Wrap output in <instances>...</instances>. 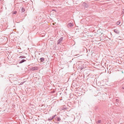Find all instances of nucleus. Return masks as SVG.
<instances>
[{"label":"nucleus","mask_w":124,"mask_h":124,"mask_svg":"<svg viewBox=\"0 0 124 124\" xmlns=\"http://www.w3.org/2000/svg\"><path fill=\"white\" fill-rule=\"evenodd\" d=\"M63 37H61L58 40L57 42V44L58 45L60 44H61V42L63 40Z\"/></svg>","instance_id":"1"},{"label":"nucleus","mask_w":124,"mask_h":124,"mask_svg":"<svg viewBox=\"0 0 124 124\" xmlns=\"http://www.w3.org/2000/svg\"><path fill=\"white\" fill-rule=\"evenodd\" d=\"M56 116V115H55L53 116L52 117V118L51 119H50V120H52L53 119V118Z\"/></svg>","instance_id":"11"},{"label":"nucleus","mask_w":124,"mask_h":124,"mask_svg":"<svg viewBox=\"0 0 124 124\" xmlns=\"http://www.w3.org/2000/svg\"><path fill=\"white\" fill-rule=\"evenodd\" d=\"M26 61V60L24 59H23L19 62V63H22Z\"/></svg>","instance_id":"6"},{"label":"nucleus","mask_w":124,"mask_h":124,"mask_svg":"<svg viewBox=\"0 0 124 124\" xmlns=\"http://www.w3.org/2000/svg\"><path fill=\"white\" fill-rule=\"evenodd\" d=\"M121 23V21H118L116 23V24L117 25H119Z\"/></svg>","instance_id":"10"},{"label":"nucleus","mask_w":124,"mask_h":124,"mask_svg":"<svg viewBox=\"0 0 124 124\" xmlns=\"http://www.w3.org/2000/svg\"><path fill=\"white\" fill-rule=\"evenodd\" d=\"M38 70V68L37 67H33L31 68V70L33 71L34 70Z\"/></svg>","instance_id":"4"},{"label":"nucleus","mask_w":124,"mask_h":124,"mask_svg":"<svg viewBox=\"0 0 124 124\" xmlns=\"http://www.w3.org/2000/svg\"><path fill=\"white\" fill-rule=\"evenodd\" d=\"M101 120H99L98 121L96 122V123L97 124L100 123H101Z\"/></svg>","instance_id":"8"},{"label":"nucleus","mask_w":124,"mask_h":124,"mask_svg":"<svg viewBox=\"0 0 124 124\" xmlns=\"http://www.w3.org/2000/svg\"><path fill=\"white\" fill-rule=\"evenodd\" d=\"M57 121H60L61 120V119L60 117H57Z\"/></svg>","instance_id":"9"},{"label":"nucleus","mask_w":124,"mask_h":124,"mask_svg":"<svg viewBox=\"0 0 124 124\" xmlns=\"http://www.w3.org/2000/svg\"><path fill=\"white\" fill-rule=\"evenodd\" d=\"M22 10L23 12H24L25 10L24 8H22Z\"/></svg>","instance_id":"13"},{"label":"nucleus","mask_w":124,"mask_h":124,"mask_svg":"<svg viewBox=\"0 0 124 124\" xmlns=\"http://www.w3.org/2000/svg\"><path fill=\"white\" fill-rule=\"evenodd\" d=\"M75 55V56H77V55Z\"/></svg>","instance_id":"17"},{"label":"nucleus","mask_w":124,"mask_h":124,"mask_svg":"<svg viewBox=\"0 0 124 124\" xmlns=\"http://www.w3.org/2000/svg\"><path fill=\"white\" fill-rule=\"evenodd\" d=\"M123 11L124 12V9H123Z\"/></svg>","instance_id":"18"},{"label":"nucleus","mask_w":124,"mask_h":124,"mask_svg":"<svg viewBox=\"0 0 124 124\" xmlns=\"http://www.w3.org/2000/svg\"><path fill=\"white\" fill-rule=\"evenodd\" d=\"M122 88L124 89V87H123Z\"/></svg>","instance_id":"16"},{"label":"nucleus","mask_w":124,"mask_h":124,"mask_svg":"<svg viewBox=\"0 0 124 124\" xmlns=\"http://www.w3.org/2000/svg\"><path fill=\"white\" fill-rule=\"evenodd\" d=\"M118 100L117 99H116V101H117Z\"/></svg>","instance_id":"19"},{"label":"nucleus","mask_w":124,"mask_h":124,"mask_svg":"<svg viewBox=\"0 0 124 124\" xmlns=\"http://www.w3.org/2000/svg\"><path fill=\"white\" fill-rule=\"evenodd\" d=\"M40 60L41 62H43L45 61V59L44 58L42 57L40 58Z\"/></svg>","instance_id":"5"},{"label":"nucleus","mask_w":124,"mask_h":124,"mask_svg":"<svg viewBox=\"0 0 124 124\" xmlns=\"http://www.w3.org/2000/svg\"><path fill=\"white\" fill-rule=\"evenodd\" d=\"M17 12L16 11H14L12 12V14H16V13Z\"/></svg>","instance_id":"12"},{"label":"nucleus","mask_w":124,"mask_h":124,"mask_svg":"<svg viewBox=\"0 0 124 124\" xmlns=\"http://www.w3.org/2000/svg\"><path fill=\"white\" fill-rule=\"evenodd\" d=\"M52 118V117H51L50 118H49V119H48V120H50V119H51Z\"/></svg>","instance_id":"14"},{"label":"nucleus","mask_w":124,"mask_h":124,"mask_svg":"<svg viewBox=\"0 0 124 124\" xmlns=\"http://www.w3.org/2000/svg\"><path fill=\"white\" fill-rule=\"evenodd\" d=\"M22 57V56H20V58H23Z\"/></svg>","instance_id":"15"},{"label":"nucleus","mask_w":124,"mask_h":124,"mask_svg":"<svg viewBox=\"0 0 124 124\" xmlns=\"http://www.w3.org/2000/svg\"><path fill=\"white\" fill-rule=\"evenodd\" d=\"M114 31L117 34L119 33V31L117 30H114Z\"/></svg>","instance_id":"7"},{"label":"nucleus","mask_w":124,"mask_h":124,"mask_svg":"<svg viewBox=\"0 0 124 124\" xmlns=\"http://www.w3.org/2000/svg\"><path fill=\"white\" fill-rule=\"evenodd\" d=\"M73 24L72 23H70L68 24L67 26L68 27H71L73 26Z\"/></svg>","instance_id":"2"},{"label":"nucleus","mask_w":124,"mask_h":124,"mask_svg":"<svg viewBox=\"0 0 124 124\" xmlns=\"http://www.w3.org/2000/svg\"><path fill=\"white\" fill-rule=\"evenodd\" d=\"M82 5L83 6H84L85 7L87 8L88 6V5L85 2L83 3Z\"/></svg>","instance_id":"3"}]
</instances>
